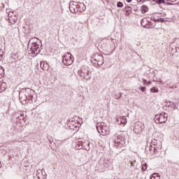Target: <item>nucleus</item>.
<instances>
[{
  "label": "nucleus",
  "instance_id": "26",
  "mask_svg": "<svg viewBox=\"0 0 179 179\" xmlns=\"http://www.w3.org/2000/svg\"><path fill=\"white\" fill-rule=\"evenodd\" d=\"M148 10L149 8H148V6L145 5L142 6V10H143L144 12H148Z\"/></svg>",
  "mask_w": 179,
  "mask_h": 179
},
{
  "label": "nucleus",
  "instance_id": "40",
  "mask_svg": "<svg viewBox=\"0 0 179 179\" xmlns=\"http://www.w3.org/2000/svg\"><path fill=\"white\" fill-rule=\"evenodd\" d=\"M127 2L129 3L130 2H132V0H127Z\"/></svg>",
  "mask_w": 179,
  "mask_h": 179
},
{
  "label": "nucleus",
  "instance_id": "23",
  "mask_svg": "<svg viewBox=\"0 0 179 179\" xmlns=\"http://www.w3.org/2000/svg\"><path fill=\"white\" fill-rule=\"evenodd\" d=\"M154 2H156V3H158V5H161V3H164V0H155Z\"/></svg>",
  "mask_w": 179,
  "mask_h": 179
},
{
  "label": "nucleus",
  "instance_id": "15",
  "mask_svg": "<svg viewBox=\"0 0 179 179\" xmlns=\"http://www.w3.org/2000/svg\"><path fill=\"white\" fill-rule=\"evenodd\" d=\"M27 103L31 104L33 103V99H34V96H33V94H27Z\"/></svg>",
  "mask_w": 179,
  "mask_h": 179
},
{
  "label": "nucleus",
  "instance_id": "2",
  "mask_svg": "<svg viewBox=\"0 0 179 179\" xmlns=\"http://www.w3.org/2000/svg\"><path fill=\"white\" fill-rule=\"evenodd\" d=\"M86 9V6L85 4L81 3L80 5L74 3L73 1H71L69 3V10L71 13H78V12H83Z\"/></svg>",
  "mask_w": 179,
  "mask_h": 179
},
{
  "label": "nucleus",
  "instance_id": "41",
  "mask_svg": "<svg viewBox=\"0 0 179 179\" xmlns=\"http://www.w3.org/2000/svg\"><path fill=\"white\" fill-rule=\"evenodd\" d=\"M2 165H1V162H0V168L1 167Z\"/></svg>",
  "mask_w": 179,
  "mask_h": 179
},
{
  "label": "nucleus",
  "instance_id": "3",
  "mask_svg": "<svg viewBox=\"0 0 179 179\" xmlns=\"http://www.w3.org/2000/svg\"><path fill=\"white\" fill-rule=\"evenodd\" d=\"M96 129L102 136H106V135H110V128L108 127L107 124L105 122H98L96 124Z\"/></svg>",
  "mask_w": 179,
  "mask_h": 179
},
{
  "label": "nucleus",
  "instance_id": "27",
  "mask_svg": "<svg viewBox=\"0 0 179 179\" xmlns=\"http://www.w3.org/2000/svg\"><path fill=\"white\" fill-rule=\"evenodd\" d=\"M117 8H122L124 6V4L121 1H119L117 3Z\"/></svg>",
  "mask_w": 179,
  "mask_h": 179
},
{
  "label": "nucleus",
  "instance_id": "36",
  "mask_svg": "<svg viewBox=\"0 0 179 179\" xmlns=\"http://www.w3.org/2000/svg\"><path fill=\"white\" fill-rule=\"evenodd\" d=\"M138 2H146V0H137Z\"/></svg>",
  "mask_w": 179,
  "mask_h": 179
},
{
  "label": "nucleus",
  "instance_id": "39",
  "mask_svg": "<svg viewBox=\"0 0 179 179\" xmlns=\"http://www.w3.org/2000/svg\"><path fill=\"white\" fill-rule=\"evenodd\" d=\"M147 85H152V82L150 81L147 82Z\"/></svg>",
  "mask_w": 179,
  "mask_h": 179
},
{
  "label": "nucleus",
  "instance_id": "37",
  "mask_svg": "<svg viewBox=\"0 0 179 179\" xmlns=\"http://www.w3.org/2000/svg\"><path fill=\"white\" fill-rule=\"evenodd\" d=\"M129 9H131V7H127V8H126L127 12H128V11L129 10Z\"/></svg>",
  "mask_w": 179,
  "mask_h": 179
},
{
  "label": "nucleus",
  "instance_id": "32",
  "mask_svg": "<svg viewBox=\"0 0 179 179\" xmlns=\"http://www.w3.org/2000/svg\"><path fill=\"white\" fill-rule=\"evenodd\" d=\"M150 20H153V22H157V19H156L155 17H151Z\"/></svg>",
  "mask_w": 179,
  "mask_h": 179
},
{
  "label": "nucleus",
  "instance_id": "25",
  "mask_svg": "<svg viewBox=\"0 0 179 179\" xmlns=\"http://www.w3.org/2000/svg\"><path fill=\"white\" fill-rule=\"evenodd\" d=\"M148 23L149 24H147L148 27H145V29H150V28H152V26H153V24H152V22H150L149 19H148Z\"/></svg>",
  "mask_w": 179,
  "mask_h": 179
},
{
  "label": "nucleus",
  "instance_id": "22",
  "mask_svg": "<svg viewBox=\"0 0 179 179\" xmlns=\"http://www.w3.org/2000/svg\"><path fill=\"white\" fill-rule=\"evenodd\" d=\"M115 96V99L118 100L119 99H121V97H122V93L119 92L118 94H116Z\"/></svg>",
  "mask_w": 179,
  "mask_h": 179
},
{
  "label": "nucleus",
  "instance_id": "20",
  "mask_svg": "<svg viewBox=\"0 0 179 179\" xmlns=\"http://www.w3.org/2000/svg\"><path fill=\"white\" fill-rule=\"evenodd\" d=\"M150 179H160V176L157 173H153Z\"/></svg>",
  "mask_w": 179,
  "mask_h": 179
},
{
  "label": "nucleus",
  "instance_id": "17",
  "mask_svg": "<svg viewBox=\"0 0 179 179\" xmlns=\"http://www.w3.org/2000/svg\"><path fill=\"white\" fill-rule=\"evenodd\" d=\"M32 51L35 55H38V54H40V51L41 50H40V48L37 47L32 48Z\"/></svg>",
  "mask_w": 179,
  "mask_h": 179
},
{
  "label": "nucleus",
  "instance_id": "8",
  "mask_svg": "<svg viewBox=\"0 0 179 179\" xmlns=\"http://www.w3.org/2000/svg\"><path fill=\"white\" fill-rule=\"evenodd\" d=\"M145 131V124L143 122H137L134 124V132L136 135H141Z\"/></svg>",
  "mask_w": 179,
  "mask_h": 179
},
{
  "label": "nucleus",
  "instance_id": "9",
  "mask_svg": "<svg viewBox=\"0 0 179 179\" xmlns=\"http://www.w3.org/2000/svg\"><path fill=\"white\" fill-rule=\"evenodd\" d=\"M26 90H29V92H30V93H31V90H30L29 88H24L22 89L21 91L20 92V100L21 101V103H24V104H27V94L24 93V92H26Z\"/></svg>",
  "mask_w": 179,
  "mask_h": 179
},
{
  "label": "nucleus",
  "instance_id": "42",
  "mask_svg": "<svg viewBox=\"0 0 179 179\" xmlns=\"http://www.w3.org/2000/svg\"><path fill=\"white\" fill-rule=\"evenodd\" d=\"M153 1H155V0H152Z\"/></svg>",
  "mask_w": 179,
  "mask_h": 179
},
{
  "label": "nucleus",
  "instance_id": "13",
  "mask_svg": "<svg viewBox=\"0 0 179 179\" xmlns=\"http://www.w3.org/2000/svg\"><path fill=\"white\" fill-rule=\"evenodd\" d=\"M6 87H8L6 83H1V84L0 85V93H2V92H5V90H6Z\"/></svg>",
  "mask_w": 179,
  "mask_h": 179
},
{
  "label": "nucleus",
  "instance_id": "11",
  "mask_svg": "<svg viewBox=\"0 0 179 179\" xmlns=\"http://www.w3.org/2000/svg\"><path fill=\"white\" fill-rule=\"evenodd\" d=\"M166 106L172 108V110H176V103L174 102L170 101H166Z\"/></svg>",
  "mask_w": 179,
  "mask_h": 179
},
{
  "label": "nucleus",
  "instance_id": "7",
  "mask_svg": "<svg viewBox=\"0 0 179 179\" xmlns=\"http://www.w3.org/2000/svg\"><path fill=\"white\" fill-rule=\"evenodd\" d=\"M167 113H162L155 115V121L157 124H164L167 122Z\"/></svg>",
  "mask_w": 179,
  "mask_h": 179
},
{
  "label": "nucleus",
  "instance_id": "5",
  "mask_svg": "<svg viewBox=\"0 0 179 179\" xmlns=\"http://www.w3.org/2000/svg\"><path fill=\"white\" fill-rule=\"evenodd\" d=\"M75 58L72 56L71 52H67L63 57H62V62L64 65L66 66H69V65H72L73 64Z\"/></svg>",
  "mask_w": 179,
  "mask_h": 179
},
{
  "label": "nucleus",
  "instance_id": "28",
  "mask_svg": "<svg viewBox=\"0 0 179 179\" xmlns=\"http://www.w3.org/2000/svg\"><path fill=\"white\" fill-rule=\"evenodd\" d=\"M153 82H158V83H160V85H163V81L160 78L157 80H153Z\"/></svg>",
  "mask_w": 179,
  "mask_h": 179
},
{
  "label": "nucleus",
  "instance_id": "16",
  "mask_svg": "<svg viewBox=\"0 0 179 179\" xmlns=\"http://www.w3.org/2000/svg\"><path fill=\"white\" fill-rule=\"evenodd\" d=\"M8 20L11 24H15V23H16V22H17V17H16V15H13V17L8 18Z\"/></svg>",
  "mask_w": 179,
  "mask_h": 179
},
{
  "label": "nucleus",
  "instance_id": "29",
  "mask_svg": "<svg viewBox=\"0 0 179 179\" xmlns=\"http://www.w3.org/2000/svg\"><path fill=\"white\" fill-rule=\"evenodd\" d=\"M157 22H160L161 23H164V19H163V18L157 19Z\"/></svg>",
  "mask_w": 179,
  "mask_h": 179
},
{
  "label": "nucleus",
  "instance_id": "1",
  "mask_svg": "<svg viewBox=\"0 0 179 179\" xmlns=\"http://www.w3.org/2000/svg\"><path fill=\"white\" fill-rule=\"evenodd\" d=\"M162 149V143L157 139H152L150 144V153L155 155V153H159Z\"/></svg>",
  "mask_w": 179,
  "mask_h": 179
},
{
  "label": "nucleus",
  "instance_id": "35",
  "mask_svg": "<svg viewBox=\"0 0 179 179\" xmlns=\"http://www.w3.org/2000/svg\"><path fill=\"white\" fill-rule=\"evenodd\" d=\"M141 92H145V90H146V87H141Z\"/></svg>",
  "mask_w": 179,
  "mask_h": 179
},
{
  "label": "nucleus",
  "instance_id": "24",
  "mask_svg": "<svg viewBox=\"0 0 179 179\" xmlns=\"http://www.w3.org/2000/svg\"><path fill=\"white\" fill-rule=\"evenodd\" d=\"M147 169H148V164L147 163L143 164V167H142L143 171H145V170H146Z\"/></svg>",
  "mask_w": 179,
  "mask_h": 179
},
{
  "label": "nucleus",
  "instance_id": "18",
  "mask_svg": "<svg viewBox=\"0 0 179 179\" xmlns=\"http://www.w3.org/2000/svg\"><path fill=\"white\" fill-rule=\"evenodd\" d=\"M111 164V161L108 159H105V161L103 162V166L105 167H108Z\"/></svg>",
  "mask_w": 179,
  "mask_h": 179
},
{
  "label": "nucleus",
  "instance_id": "43",
  "mask_svg": "<svg viewBox=\"0 0 179 179\" xmlns=\"http://www.w3.org/2000/svg\"><path fill=\"white\" fill-rule=\"evenodd\" d=\"M167 1H170V0H167Z\"/></svg>",
  "mask_w": 179,
  "mask_h": 179
},
{
  "label": "nucleus",
  "instance_id": "38",
  "mask_svg": "<svg viewBox=\"0 0 179 179\" xmlns=\"http://www.w3.org/2000/svg\"><path fill=\"white\" fill-rule=\"evenodd\" d=\"M31 40H38V38L36 37L32 38L30 41H31Z\"/></svg>",
  "mask_w": 179,
  "mask_h": 179
},
{
  "label": "nucleus",
  "instance_id": "14",
  "mask_svg": "<svg viewBox=\"0 0 179 179\" xmlns=\"http://www.w3.org/2000/svg\"><path fill=\"white\" fill-rule=\"evenodd\" d=\"M149 19H150V18L148 17V18H143V20H141V26H143L145 28V27H148L147 24H145V22H149Z\"/></svg>",
  "mask_w": 179,
  "mask_h": 179
},
{
  "label": "nucleus",
  "instance_id": "12",
  "mask_svg": "<svg viewBox=\"0 0 179 179\" xmlns=\"http://www.w3.org/2000/svg\"><path fill=\"white\" fill-rule=\"evenodd\" d=\"M41 68L43 71H48V68H49L48 64L45 62H41Z\"/></svg>",
  "mask_w": 179,
  "mask_h": 179
},
{
  "label": "nucleus",
  "instance_id": "10",
  "mask_svg": "<svg viewBox=\"0 0 179 179\" xmlns=\"http://www.w3.org/2000/svg\"><path fill=\"white\" fill-rule=\"evenodd\" d=\"M117 122L120 125H122L123 127H124L125 124H127V117L126 116L119 117V118L117 119Z\"/></svg>",
  "mask_w": 179,
  "mask_h": 179
},
{
  "label": "nucleus",
  "instance_id": "33",
  "mask_svg": "<svg viewBox=\"0 0 179 179\" xmlns=\"http://www.w3.org/2000/svg\"><path fill=\"white\" fill-rule=\"evenodd\" d=\"M143 85H147L148 84V80L143 79Z\"/></svg>",
  "mask_w": 179,
  "mask_h": 179
},
{
  "label": "nucleus",
  "instance_id": "19",
  "mask_svg": "<svg viewBox=\"0 0 179 179\" xmlns=\"http://www.w3.org/2000/svg\"><path fill=\"white\" fill-rule=\"evenodd\" d=\"M5 76V69H3V67L0 66V78H3Z\"/></svg>",
  "mask_w": 179,
  "mask_h": 179
},
{
  "label": "nucleus",
  "instance_id": "21",
  "mask_svg": "<svg viewBox=\"0 0 179 179\" xmlns=\"http://www.w3.org/2000/svg\"><path fill=\"white\" fill-rule=\"evenodd\" d=\"M150 92H152V93H159V90L156 89L155 87H152L150 89Z\"/></svg>",
  "mask_w": 179,
  "mask_h": 179
},
{
  "label": "nucleus",
  "instance_id": "34",
  "mask_svg": "<svg viewBox=\"0 0 179 179\" xmlns=\"http://www.w3.org/2000/svg\"><path fill=\"white\" fill-rule=\"evenodd\" d=\"M177 86L176 85H172L171 87H169V89H176Z\"/></svg>",
  "mask_w": 179,
  "mask_h": 179
},
{
  "label": "nucleus",
  "instance_id": "6",
  "mask_svg": "<svg viewBox=\"0 0 179 179\" xmlns=\"http://www.w3.org/2000/svg\"><path fill=\"white\" fill-rule=\"evenodd\" d=\"M112 141L115 143V145H117L119 148H121V146L124 145V138L118 133H116L113 136Z\"/></svg>",
  "mask_w": 179,
  "mask_h": 179
},
{
  "label": "nucleus",
  "instance_id": "4",
  "mask_svg": "<svg viewBox=\"0 0 179 179\" xmlns=\"http://www.w3.org/2000/svg\"><path fill=\"white\" fill-rule=\"evenodd\" d=\"M91 62L94 64V65H98V66H101L103 64H104V57L103 55L100 53H96L94 55V56L91 59Z\"/></svg>",
  "mask_w": 179,
  "mask_h": 179
},
{
  "label": "nucleus",
  "instance_id": "31",
  "mask_svg": "<svg viewBox=\"0 0 179 179\" xmlns=\"http://www.w3.org/2000/svg\"><path fill=\"white\" fill-rule=\"evenodd\" d=\"M36 173H37V176H38V174H43V170L38 169Z\"/></svg>",
  "mask_w": 179,
  "mask_h": 179
},
{
  "label": "nucleus",
  "instance_id": "30",
  "mask_svg": "<svg viewBox=\"0 0 179 179\" xmlns=\"http://www.w3.org/2000/svg\"><path fill=\"white\" fill-rule=\"evenodd\" d=\"M13 16V12H10V13H8V17H9V19L12 18Z\"/></svg>",
  "mask_w": 179,
  "mask_h": 179
}]
</instances>
